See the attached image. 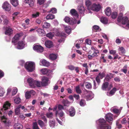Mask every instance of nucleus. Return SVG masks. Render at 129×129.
Listing matches in <instances>:
<instances>
[{"label": "nucleus", "instance_id": "31", "mask_svg": "<svg viewBox=\"0 0 129 129\" xmlns=\"http://www.w3.org/2000/svg\"><path fill=\"white\" fill-rule=\"evenodd\" d=\"M99 54V52L98 50H95L93 51V53L92 54V55L93 57H97Z\"/></svg>", "mask_w": 129, "mask_h": 129}, {"label": "nucleus", "instance_id": "13", "mask_svg": "<svg viewBox=\"0 0 129 129\" xmlns=\"http://www.w3.org/2000/svg\"><path fill=\"white\" fill-rule=\"evenodd\" d=\"M20 36V35L19 34L15 35L12 39V42L14 43H16L19 40Z\"/></svg>", "mask_w": 129, "mask_h": 129}, {"label": "nucleus", "instance_id": "32", "mask_svg": "<svg viewBox=\"0 0 129 129\" xmlns=\"http://www.w3.org/2000/svg\"><path fill=\"white\" fill-rule=\"evenodd\" d=\"M49 58L51 60H55L57 58V56L54 54H51L49 55Z\"/></svg>", "mask_w": 129, "mask_h": 129}, {"label": "nucleus", "instance_id": "54", "mask_svg": "<svg viewBox=\"0 0 129 129\" xmlns=\"http://www.w3.org/2000/svg\"><path fill=\"white\" fill-rule=\"evenodd\" d=\"M37 31L39 34H41L42 33H44V31L43 29L41 28H38L37 30Z\"/></svg>", "mask_w": 129, "mask_h": 129}, {"label": "nucleus", "instance_id": "62", "mask_svg": "<svg viewBox=\"0 0 129 129\" xmlns=\"http://www.w3.org/2000/svg\"><path fill=\"white\" fill-rule=\"evenodd\" d=\"M116 52V50H109V53L111 54L114 55Z\"/></svg>", "mask_w": 129, "mask_h": 129}, {"label": "nucleus", "instance_id": "7", "mask_svg": "<svg viewBox=\"0 0 129 129\" xmlns=\"http://www.w3.org/2000/svg\"><path fill=\"white\" fill-rule=\"evenodd\" d=\"M28 82L30 87L32 88L35 87V80H33L31 78H29L27 80Z\"/></svg>", "mask_w": 129, "mask_h": 129}, {"label": "nucleus", "instance_id": "22", "mask_svg": "<svg viewBox=\"0 0 129 129\" xmlns=\"http://www.w3.org/2000/svg\"><path fill=\"white\" fill-rule=\"evenodd\" d=\"M41 61L42 65L44 66L48 67L50 65L49 62L45 60L44 59Z\"/></svg>", "mask_w": 129, "mask_h": 129}, {"label": "nucleus", "instance_id": "37", "mask_svg": "<svg viewBox=\"0 0 129 129\" xmlns=\"http://www.w3.org/2000/svg\"><path fill=\"white\" fill-rule=\"evenodd\" d=\"M17 88L16 87H14L12 92V95H15L17 93Z\"/></svg>", "mask_w": 129, "mask_h": 129}, {"label": "nucleus", "instance_id": "64", "mask_svg": "<svg viewBox=\"0 0 129 129\" xmlns=\"http://www.w3.org/2000/svg\"><path fill=\"white\" fill-rule=\"evenodd\" d=\"M50 12L53 14L55 13H56L57 10L55 8H52Z\"/></svg>", "mask_w": 129, "mask_h": 129}, {"label": "nucleus", "instance_id": "41", "mask_svg": "<svg viewBox=\"0 0 129 129\" xmlns=\"http://www.w3.org/2000/svg\"><path fill=\"white\" fill-rule=\"evenodd\" d=\"M55 16L51 14H49L46 17V19H52L54 18Z\"/></svg>", "mask_w": 129, "mask_h": 129}, {"label": "nucleus", "instance_id": "21", "mask_svg": "<svg viewBox=\"0 0 129 129\" xmlns=\"http://www.w3.org/2000/svg\"><path fill=\"white\" fill-rule=\"evenodd\" d=\"M10 2L15 7L17 6L18 4V0H10Z\"/></svg>", "mask_w": 129, "mask_h": 129}, {"label": "nucleus", "instance_id": "40", "mask_svg": "<svg viewBox=\"0 0 129 129\" xmlns=\"http://www.w3.org/2000/svg\"><path fill=\"white\" fill-rule=\"evenodd\" d=\"M118 15L117 13L116 12H114L112 13L111 14V17L112 19L116 18Z\"/></svg>", "mask_w": 129, "mask_h": 129}, {"label": "nucleus", "instance_id": "4", "mask_svg": "<svg viewBox=\"0 0 129 129\" xmlns=\"http://www.w3.org/2000/svg\"><path fill=\"white\" fill-rule=\"evenodd\" d=\"M117 21L118 22H120L121 21V23L122 24L124 25L127 23L126 26L129 27V20H128V18L127 17H123L122 16H119L118 18Z\"/></svg>", "mask_w": 129, "mask_h": 129}, {"label": "nucleus", "instance_id": "44", "mask_svg": "<svg viewBox=\"0 0 129 129\" xmlns=\"http://www.w3.org/2000/svg\"><path fill=\"white\" fill-rule=\"evenodd\" d=\"M25 97L27 99H28L31 98V95L28 91H27L25 93Z\"/></svg>", "mask_w": 129, "mask_h": 129}, {"label": "nucleus", "instance_id": "35", "mask_svg": "<svg viewBox=\"0 0 129 129\" xmlns=\"http://www.w3.org/2000/svg\"><path fill=\"white\" fill-rule=\"evenodd\" d=\"M86 104V102L85 100L83 99H81L79 102L80 105L82 107L84 106Z\"/></svg>", "mask_w": 129, "mask_h": 129}, {"label": "nucleus", "instance_id": "61", "mask_svg": "<svg viewBox=\"0 0 129 129\" xmlns=\"http://www.w3.org/2000/svg\"><path fill=\"white\" fill-rule=\"evenodd\" d=\"M56 35L57 36L60 37L64 36L65 35L64 34L61 33H60L59 32H57L56 34Z\"/></svg>", "mask_w": 129, "mask_h": 129}, {"label": "nucleus", "instance_id": "42", "mask_svg": "<svg viewBox=\"0 0 129 129\" xmlns=\"http://www.w3.org/2000/svg\"><path fill=\"white\" fill-rule=\"evenodd\" d=\"M75 90L76 92L80 94L81 92V91L79 85L76 86L75 87Z\"/></svg>", "mask_w": 129, "mask_h": 129}, {"label": "nucleus", "instance_id": "2", "mask_svg": "<svg viewBox=\"0 0 129 129\" xmlns=\"http://www.w3.org/2000/svg\"><path fill=\"white\" fill-rule=\"evenodd\" d=\"M35 64L32 61L27 62L25 63V68L29 72L33 71L35 68Z\"/></svg>", "mask_w": 129, "mask_h": 129}, {"label": "nucleus", "instance_id": "16", "mask_svg": "<svg viewBox=\"0 0 129 129\" xmlns=\"http://www.w3.org/2000/svg\"><path fill=\"white\" fill-rule=\"evenodd\" d=\"M2 7L4 10L6 11H8V3L5 2L3 4Z\"/></svg>", "mask_w": 129, "mask_h": 129}, {"label": "nucleus", "instance_id": "55", "mask_svg": "<svg viewBox=\"0 0 129 129\" xmlns=\"http://www.w3.org/2000/svg\"><path fill=\"white\" fill-rule=\"evenodd\" d=\"M45 1V0H37V3L41 5L43 4Z\"/></svg>", "mask_w": 129, "mask_h": 129}, {"label": "nucleus", "instance_id": "20", "mask_svg": "<svg viewBox=\"0 0 129 129\" xmlns=\"http://www.w3.org/2000/svg\"><path fill=\"white\" fill-rule=\"evenodd\" d=\"M43 27L44 28H49L50 26V24L46 22H44L42 24Z\"/></svg>", "mask_w": 129, "mask_h": 129}, {"label": "nucleus", "instance_id": "30", "mask_svg": "<svg viewBox=\"0 0 129 129\" xmlns=\"http://www.w3.org/2000/svg\"><path fill=\"white\" fill-rule=\"evenodd\" d=\"M62 103L64 106H68L70 104V102L68 101V100L63 99L62 102Z\"/></svg>", "mask_w": 129, "mask_h": 129}, {"label": "nucleus", "instance_id": "63", "mask_svg": "<svg viewBox=\"0 0 129 129\" xmlns=\"http://www.w3.org/2000/svg\"><path fill=\"white\" fill-rule=\"evenodd\" d=\"M114 80L116 82H119L120 81V79L118 77H117L114 78Z\"/></svg>", "mask_w": 129, "mask_h": 129}, {"label": "nucleus", "instance_id": "11", "mask_svg": "<svg viewBox=\"0 0 129 129\" xmlns=\"http://www.w3.org/2000/svg\"><path fill=\"white\" fill-rule=\"evenodd\" d=\"M105 119L107 121L110 122L113 120V115L111 113H108L106 116Z\"/></svg>", "mask_w": 129, "mask_h": 129}, {"label": "nucleus", "instance_id": "23", "mask_svg": "<svg viewBox=\"0 0 129 129\" xmlns=\"http://www.w3.org/2000/svg\"><path fill=\"white\" fill-rule=\"evenodd\" d=\"M100 21L102 23L106 24L108 23V20L106 17H102L100 18Z\"/></svg>", "mask_w": 129, "mask_h": 129}, {"label": "nucleus", "instance_id": "29", "mask_svg": "<svg viewBox=\"0 0 129 129\" xmlns=\"http://www.w3.org/2000/svg\"><path fill=\"white\" fill-rule=\"evenodd\" d=\"M114 74L112 73H109L107 75L106 77V79L107 80H109L110 79L113 77Z\"/></svg>", "mask_w": 129, "mask_h": 129}, {"label": "nucleus", "instance_id": "43", "mask_svg": "<svg viewBox=\"0 0 129 129\" xmlns=\"http://www.w3.org/2000/svg\"><path fill=\"white\" fill-rule=\"evenodd\" d=\"M112 110L114 113L118 114H119L121 112L120 110L116 108L113 109Z\"/></svg>", "mask_w": 129, "mask_h": 129}, {"label": "nucleus", "instance_id": "1", "mask_svg": "<svg viewBox=\"0 0 129 129\" xmlns=\"http://www.w3.org/2000/svg\"><path fill=\"white\" fill-rule=\"evenodd\" d=\"M1 17L3 18L4 26L3 28V30L4 34L6 35L8 34V21L7 17L4 15H2Z\"/></svg>", "mask_w": 129, "mask_h": 129}, {"label": "nucleus", "instance_id": "18", "mask_svg": "<svg viewBox=\"0 0 129 129\" xmlns=\"http://www.w3.org/2000/svg\"><path fill=\"white\" fill-rule=\"evenodd\" d=\"M14 128L15 129H22L23 127V125L20 123H17L15 124Z\"/></svg>", "mask_w": 129, "mask_h": 129}, {"label": "nucleus", "instance_id": "6", "mask_svg": "<svg viewBox=\"0 0 129 129\" xmlns=\"http://www.w3.org/2000/svg\"><path fill=\"white\" fill-rule=\"evenodd\" d=\"M64 20L66 22L71 25H73L76 22L75 19L72 18H70L68 16L66 17Z\"/></svg>", "mask_w": 129, "mask_h": 129}, {"label": "nucleus", "instance_id": "50", "mask_svg": "<svg viewBox=\"0 0 129 129\" xmlns=\"http://www.w3.org/2000/svg\"><path fill=\"white\" fill-rule=\"evenodd\" d=\"M116 90V88H113L110 91L109 94L112 95L114 94Z\"/></svg>", "mask_w": 129, "mask_h": 129}, {"label": "nucleus", "instance_id": "46", "mask_svg": "<svg viewBox=\"0 0 129 129\" xmlns=\"http://www.w3.org/2000/svg\"><path fill=\"white\" fill-rule=\"evenodd\" d=\"M41 71L42 74L44 75L47 74L48 72V70L46 69H42L41 70Z\"/></svg>", "mask_w": 129, "mask_h": 129}, {"label": "nucleus", "instance_id": "52", "mask_svg": "<svg viewBox=\"0 0 129 129\" xmlns=\"http://www.w3.org/2000/svg\"><path fill=\"white\" fill-rule=\"evenodd\" d=\"M4 93V90L2 87H0V96H3Z\"/></svg>", "mask_w": 129, "mask_h": 129}, {"label": "nucleus", "instance_id": "24", "mask_svg": "<svg viewBox=\"0 0 129 129\" xmlns=\"http://www.w3.org/2000/svg\"><path fill=\"white\" fill-rule=\"evenodd\" d=\"M108 85L109 83L108 82H106L104 83L102 86V89L103 90H106Z\"/></svg>", "mask_w": 129, "mask_h": 129}, {"label": "nucleus", "instance_id": "53", "mask_svg": "<svg viewBox=\"0 0 129 129\" xmlns=\"http://www.w3.org/2000/svg\"><path fill=\"white\" fill-rule=\"evenodd\" d=\"M84 8L83 6H81L79 8V11L81 14L84 12Z\"/></svg>", "mask_w": 129, "mask_h": 129}, {"label": "nucleus", "instance_id": "8", "mask_svg": "<svg viewBox=\"0 0 129 129\" xmlns=\"http://www.w3.org/2000/svg\"><path fill=\"white\" fill-rule=\"evenodd\" d=\"M101 9V6L99 4L96 5L94 4L92 6L91 9L94 11L98 12Z\"/></svg>", "mask_w": 129, "mask_h": 129}, {"label": "nucleus", "instance_id": "48", "mask_svg": "<svg viewBox=\"0 0 129 129\" xmlns=\"http://www.w3.org/2000/svg\"><path fill=\"white\" fill-rule=\"evenodd\" d=\"M119 120H118L116 121V125L117 128L119 129L121 128L122 127V125L121 124L119 123Z\"/></svg>", "mask_w": 129, "mask_h": 129}, {"label": "nucleus", "instance_id": "57", "mask_svg": "<svg viewBox=\"0 0 129 129\" xmlns=\"http://www.w3.org/2000/svg\"><path fill=\"white\" fill-rule=\"evenodd\" d=\"M39 12H37L36 13L33 14L32 15V17L33 18H35L39 16Z\"/></svg>", "mask_w": 129, "mask_h": 129}, {"label": "nucleus", "instance_id": "36", "mask_svg": "<svg viewBox=\"0 0 129 129\" xmlns=\"http://www.w3.org/2000/svg\"><path fill=\"white\" fill-rule=\"evenodd\" d=\"M66 32L68 34H69L71 31V27L69 26H66L64 28Z\"/></svg>", "mask_w": 129, "mask_h": 129}, {"label": "nucleus", "instance_id": "39", "mask_svg": "<svg viewBox=\"0 0 129 129\" xmlns=\"http://www.w3.org/2000/svg\"><path fill=\"white\" fill-rule=\"evenodd\" d=\"M127 65L125 64L123 67V68L121 70V71L124 73L125 74H126L127 71Z\"/></svg>", "mask_w": 129, "mask_h": 129}, {"label": "nucleus", "instance_id": "10", "mask_svg": "<svg viewBox=\"0 0 129 129\" xmlns=\"http://www.w3.org/2000/svg\"><path fill=\"white\" fill-rule=\"evenodd\" d=\"M34 49L38 52L41 53L43 51V48L40 45H36L33 47Z\"/></svg>", "mask_w": 129, "mask_h": 129}, {"label": "nucleus", "instance_id": "60", "mask_svg": "<svg viewBox=\"0 0 129 129\" xmlns=\"http://www.w3.org/2000/svg\"><path fill=\"white\" fill-rule=\"evenodd\" d=\"M13 30L9 26V36L13 34Z\"/></svg>", "mask_w": 129, "mask_h": 129}, {"label": "nucleus", "instance_id": "33", "mask_svg": "<svg viewBox=\"0 0 129 129\" xmlns=\"http://www.w3.org/2000/svg\"><path fill=\"white\" fill-rule=\"evenodd\" d=\"M86 87L88 89H91L92 88V85L90 82H87L85 83Z\"/></svg>", "mask_w": 129, "mask_h": 129}, {"label": "nucleus", "instance_id": "14", "mask_svg": "<svg viewBox=\"0 0 129 129\" xmlns=\"http://www.w3.org/2000/svg\"><path fill=\"white\" fill-rule=\"evenodd\" d=\"M70 13L72 15L74 16L77 17H78L79 16L77 11L74 9H71L70 10Z\"/></svg>", "mask_w": 129, "mask_h": 129}, {"label": "nucleus", "instance_id": "49", "mask_svg": "<svg viewBox=\"0 0 129 129\" xmlns=\"http://www.w3.org/2000/svg\"><path fill=\"white\" fill-rule=\"evenodd\" d=\"M35 87L36 86L38 87H40L42 85L41 82V83L39 81H36L35 80Z\"/></svg>", "mask_w": 129, "mask_h": 129}, {"label": "nucleus", "instance_id": "45", "mask_svg": "<svg viewBox=\"0 0 129 129\" xmlns=\"http://www.w3.org/2000/svg\"><path fill=\"white\" fill-rule=\"evenodd\" d=\"M37 122L40 126L41 127H43L44 125V122L40 120H38Z\"/></svg>", "mask_w": 129, "mask_h": 129}, {"label": "nucleus", "instance_id": "3", "mask_svg": "<svg viewBox=\"0 0 129 129\" xmlns=\"http://www.w3.org/2000/svg\"><path fill=\"white\" fill-rule=\"evenodd\" d=\"M99 122L101 124L100 129H111V126L105 123L106 121L104 119H100Z\"/></svg>", "mask_w": 129, "mask_h": 129}, {"label": "nucleus", "instance_id": "38", "mask_svg": "<svg viewBox=\"0 0 129 129\" xmlns=\"http://www.w3.org/2000/svg\"><path fill=\"white\" fill-rule=\"evenodd\" d=\"M54 33L52 32H50L47 34L46 35V37H48L50 39H52V38L54 36Z\"/></svg>", "mask_w": 129, "mask_h": 129}, {"label": "nucleus", "instance_id": "58", "mask_svg": "<svg viewBox=\"0 0 129 129\" xmlns=\"http://www.w3.org/2000/svg\"><path fill=\"white\" fill-rule=\"evenodd\" d=\"M47 117L49 118H51L53 116V114L52 112L48 113L46 115Z\"/></svg>", "mask_w": 129, "mask_h": 129}, {"label": "nucleus", "instance_id": "51", "mask_svg": "<svg viewBox=\"0 0 129 129\" xmlns=\"http://www.w3.org/2000/svg\"><path fill=\"white\" fill-rule=\"evenodd\" d=\"M84 98L86 99L87 101L90 100L92 99V96L90 95H85Z\"/></svg>", "mask_w": 129, "mask_h": 129}, {"label": "nucleus", "instance_id": "17", "mask_svg": "<svg viewBox=\"0 0 129 129\" xmlns=\"http://www.w3.org/2000/svg\"><path fill=\"white\" fill-rule=\"evenodd\" d=\"M24 2L28 4L30 7H32L34 5V2L33 0H25Z\"/></svg>", "mask_w": 129, "mask_h": 129}, {"label": "nucleus", "instance_id": "47", "mask_svg": "<svg viewBox=\"0 0 129 129\" xmlns=\"http://www.w3.org/2000/svg\"><path fill=\"white\" fill-rule=\"evenodd\" d=\"M33 129H40L36 122L33 123Z\"/></svg>", "mask_w": 129, "mask_h": 129}, {"label": "nucleus", "instance_id": "56", "mask_svg": "<svg viewBox=\"0 0 129 129\" xmlns=\"http://www.w3.org/2000/svg\"><path fill=\"white\" fill-rule=\"evenodd\" d=\"M85 4L87 6L89 7L91 4V2L89 0H87L86 1Z\"/></svg>", "mask_w": 129, "mask_h": 129}, {"label": "nucleus", "instance_id": "9", "mask_svg": "<svg viewBox=\"0 0 129 129\" xmlns=\"http://www.w3.org/2000/svg\"><path fill=\"white\" fill-rule=\"evenodd\" d=\"M49 79L47 77H43L42 79L41 85L42 86H46L48 84Z\"/></svg>", "mask_w": 129, "mask_h": 129}, {"label": "nucleus", "instance_id": "15", "mask_svg": "<svg viewBox=\"0 0 129 129\" xmlns=\"http://www.w3.org/2000/svg\"><path fill=\"white\" fill-rule=\"evenodd\" d=\"M45 45L46 47L50 48L52 46L53 43L50 41H47L45 42Z\"/></svg>", "mask_w": 129, "mask_h": 129}, {"label": "nucleus", "instance_id": "25", "mask_svg": "<svg viewBox=\"0 0 129 129\" xmlns=\"http://www.w3.org/2000/svg\"><path fill=\"white\" fill-rule=\"evenodd\" d=\"M55 114L56 115L58 114L59 115V116L60 117H63L64 115V113L62 111H56Z\"/></svg>", "mask_w": 129, "mask_h": 129}, {"label": "nucleus", "instance_id": "12", "mask_svg": "<svg viewBox=\"0 0 129 129\" xmlns=\"http://www.w3.org/2000/svg\"><path fill=\"white\" fill-rule=\"evenodd\" d=\"M69 115L71 117L73 116L75 114V110L73 107H71L69 110Z\"/></svg>", "mask_w": 129, "mask_h": 129}, {"label": "nucleus", "instance_id": "19", "mask_svg": "<svg viewBox=\"0 0 129 129\" xmlns=\"http://www.w3.org/2000/svg\"><path fill=\"white\" fill-rule=\"evenodd\" d=\"M24 46V44L22 41L19 42L18 44L17 48L18 49H23Z\"/></svg>", "mask_w": 129, "mask_h": 129}, {"label": "nucleus", "instance_id": "26", "mask_svg": "<svg viewBox=\"0 0 129 129\" xmlns=\"http://www.w3.org/2000/svg\"><path fill=\"white\" fill-rule=\"evenodd\" d=\"M105 12L107 16H109L111 14V10L110 8L107 7L105 10Z\"/></svg>", "mask_w": 129, "mask_h": 129}, {"label": "nucleus", "instance_id": "28", "mask_svg": "<svg viewBox=\"0 0 129 129\" xmlns=\"http://www.w3.org/2000/svg\"><path fill=\"white\" fill-rule=\"evenodd\" d=\"M21 107V105H19L15 109V113L16 115H18L20 114V108Z\"/></svg>", "mask_w": 129, "mask_h": 129}, {"label": "nucleus", "instance_id": "59", "mask_svg": "<svg viewBox=\"0 0 129 129\" xmlns=\"http://www.w3.org/2000/svg\"><path fill=\"white\" fill-rule=\"evenodd\" d=\"M58 108L59 111H61L62 110L64 109V107L62 105L59 104L58 106Z\"/></svg>", "mask_w": 129, "mask_h": 129}, {"label": "nucleus", "instance_id": "5", "mask_svg": "<svg viewBox=\"0 0 129 129\" xmlns=\"http://www.w3.org/2000/svg\"><path fill=\"white\" fill-rule=\"evenodd\" d=\"M8 101H7L3 106V108L0 109V114L2 115V112L4 114H7L8 113Z\"/></svg>", "mask_w": 129, "mask_h": 129}, {"label": "nucleus", "instance_id": "34", "mask_svg": "<svg viewBox=\"0 0 129 129\" xmlns=\"http://www.w3.org/2000/svg\"><path fill=\"white\" fill-rule=\"evenodd\" d=\"M49 124L50 127H54L55 125V122L54 119L52 120H50L49 122Z\"/></svg>", "mask_w": 129, "mask_h": 129}, {"label": "nucleus", "instance_id": "27", "mask_svg": "<svg viewBox=\"0 0 129 129\" xmlns=\"http://www.w3.org/2000/svg\"><path fill=\"white\" fill-rule=\"evenodd\" d=\"M21 99L19 97L16 96L14 99V101L15 103L16 104H19L21 102Z\"/></svg>", "mask_w": 129, "mask_h": 129}]
</instances>
